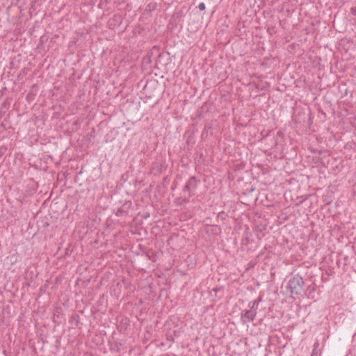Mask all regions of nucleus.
<instances>
[{"mask_svg": "<svg viewBox=\"0 0 356 356\" xmlns=\"http://www.w3.org/2000/svg\"><path fill=\"white\" fill-rule=\"evenodd\" d=\"M304 281L299 275H296L289 281V286L292 294L300 295L303 291Z\"/></svg>", "mask_w": 356, "mask_h": 356, "instance_id": "f257e3e1", "label": "nucleus"}, {"mask_svg": "<svg viewBox=\"0 0 356 356\" xmlns=\"http://www.w3.org/2000/svg\"><path fill=\"white\" fill-rule=\"evenodd\" d=\"M256 316L257 312H254L250 309H245L242 311L241 313V321L243 324L250 323L254 321Z\"/></svg>", "mask_w": 356, "mask_h": 356, "instance_id": "f03ea898", "label": "nucleus"}, {"mask_svg": "<svg viewBox=\"0 0 356 356\" xmlns=\"http://www.w3.org/2000/svg\"><path fill=\"white\" fill-rule=\"evenodd\" d=\"M197 179L195 177H191L186 183L184 191L188 192L190 195L193 194L197 188Z\"/></svg>", "mask_w": 356, "mask_h": 356, "instance_id": "7ed1b4c3", "label": "nucleus"}, {"mask_svg": "<svg viewBox=\"0 0 356 356\" xmlns=\"http://www.w3.org/2000/svg\"><path fill=\"white\" fill-rule=\"evenodd\" d=\"M248 307H250V310H253L254 312H257V307H258V305H257L255 303V302L251 301V302H249Z\"/></svg>", "mask_w": 356, "mask_h": 356, "instance_id": "20e7f679", "label": "nucleus"}, {"mask_svg": "<svg viewBox=\"0 0 356 356\" xmlns=\"http://www.w3.org/2000/svg\"><path fill=\"white\" fill-rule=\"evenodd\" d=\"M319 343L318 341L315 342L314 344V348L312 350V353L311 356H317L318 355V351L317 348H318Z\"/></svg>", "mask_w": 356, "mask_h": 356, "instance_id": "39448f33", "label": "nucleus"}, {"mask_svg": "<svg viewBox=\"0 0 356 356\" xmlns=\"http://www.w3.org/2000/svg\"><path fill=\"white\" fill-rule=\"evenodd\" d=\"M198 8L200 9V10H204L206 8L204 3L202 2L199 3Z\"/></svg>", "mask_w": 356, "mask_h": 356, "instance_id": "423d86ee", "label": "nucleus"}, {"mask_svg": "<svg viewBox=\"0 0 356 356\" xmlns=\"http://www.w3.org/2000/svg\"><path fill=\"white\" fill-rule=\"evenodd\" d=\"M262 298L261 296H259L256 300H254L257 305H259L260 302H261Z\"/></svg>", "mask_w": 356, "mask_h": 356, "instance_id": "0eeeda50", "label": "nucleus"}, {"mask_svg": "<svg viewBox=\"0 0 356 356\" xmlns=\"http://www.w3.org/2000/svg\"><path fill=\"white\" fill-rule=\"evenodd\" d=\"M350 13L353 15H356V7L351 8Z\"/></svg>", "mask_w": 356, "mask_h": 356, "instance_id": "6e6552de", "label": "nucleus"}, {"mask_svg": "<svg viewBox=\"0 0 356 356\" xmlns=\"http://www.w3.org/2000/svg\"><path fill=\"white\" fill-rule=\"evenodd\" d=\"M332 268H328L329 272L327 271V274L332 273Z\"/></svg>", "mask_w": 356, "mask_h": 356, "instance_id": "1a4fd4ad", "label": "nucleus"}, {"mask_svg": "<svg viewBox=\"0 0 356 356\" xmlns=\"http://www.w3.org/2000/svg\"><path fill=\"white\" fill-rule=\"evenodd\" d=\"M213 290L214 291H218V289H213Z\"/></svg>", "mask_w": 356, "mask_h": 356, "instance_id": "9d476101", "label": "nucleus"}, {"mask_svg": "<svg viewBox=\"0 0 356 356\" xmlns=\"http://www.w3.org/2000/svg\"><path fill=\"white\" fill-rule=\"evenodd\" d=\"M355 272H356V270H355Z\"/></svg>", "mask_w": 356, "mask_h": 356, "instance_id": "9b49d317", "label": "nucleus"}]
</instances>
